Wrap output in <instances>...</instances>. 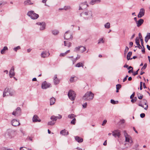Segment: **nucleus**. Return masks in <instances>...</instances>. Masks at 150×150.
<instances>
[{"instance_id":"f257e3e1","label":"nucleus","mask_w":150,"mask_h":150,"mask_svg":"<svg viewBox=\"0 0 150 150\" xmlns=\"http://www.w3.org/2000/svg\"><path fill=\"white\" fill-rule=\"evenodd\" d=\"M93 97V94L91 92H88L83 96V99L84 100H90L92 99Z\"/></svg>"},{"instance_id":"f03ea898","label":"nucleus","mask_w":150,"mask_h":150,"mask_svg":"<svg viewBox=\"0 0 150 150\" xmlns=\"http://www.w3.org/2000/svg\"><path fill=\"white\" fill-rule=\"evenodd\" d=\"M27 15L33 19H36L39 17V15L35 13L32 11H29L27 13Z\"/></svg>"},{"instance_id":"7ed1b4c3","label":"nucleus","mask_w":150,"mask_h":150,"mask_svg":"<svg viewBox=\"0 0 150 150\" xmlns=\"http://www.w3.org/2000/svg\"><path fill=\"white\" fill-rule=\"evenodd\" d=\"M139 106H141L145 110H147L148 108V105L147 101L143 100H142L138 104Z\"/></svg>"},{"instance_id":"20e7f679","label":"nucleus","mask_w":150,"mask_h":150,"mask_svg":"<svg viewBox=\"0 0 150 150\" xmlns=\"http://www.w3.org/2000/svg\"><path fill=\"white\" fill-rule=\"evenodd\" d=\"M68 95L71 100H74L76 97V94L74 91L70 90L68 93Z\"/></svg>"},{"instance_id":"39448f33","label":"nucleus","mask_w":150,"mask_h":150,"mask_svg":"<svg viewBox=\"0 0 150 150\" xmlns=\"http://www.w3.org/2000/svg\"><path fill=\"white\" fill-rule=\"evenodd\" d=\"M65 39L67 40L72 39L73 38L71 33L69 32H67L65 33L64 35Z\"/></svg>"},{"instance_id":"423d86ee","label":"nucleus","mask_w":150,"mask_h":150,"mask_svg":"<svg viewBox=\"0 0 150 150\" xmlns=\"http://www.w3.org/2000/svg\"><path fill=\"white\" fill-rule=\"evenodd\" d=\"M86 50V48L83 46H79L76 47L75 50L76 51H79L81 52H83Z\"/></svg>"},{"instance_id":"0eeeda50","label":"nucleus","mask_w":150,"mask_h":150,"mask_svg":"<svg viewBox=\"0 0 150 150\" xmlns=\"http://www.w3.org/2000/svg\"><path fill=\"white\" fill-rule=\"evenodd\" d=\"M124 134L126 138V142H128L130 143L132 142V140L131 137L127 134L125 131H124Z\"/></svg>"},{"instance_id":"6e6552de","label":"nucleus","mask_w":150,"mask_h":150,"mask_svg":"<svg viewBox=\"0 0 150 150\" xmlns=\"http://www.w3.org/2000/svg\"><path fill=\"white\" fill-rule=\"evenodd\" d=\"M50 84L46 82H44L42 84V89H45L49 87L50 86Z\"/></svg>"},{"instance_id":"1a4fd4ad","label":"nucleus","mask_w":150,"mask_h":150,"mask_svg":"<svg viewBox=\"0 0 150 150\" xmlns=\"http://www.w3.org/2000/svg\"><path fill=\"white\" fill-rule=\"evenodd\" d=\"M21 112V110L20 108H18L16 111H14L12 113L13 115L15 116L19 115Z\"/></svg>"},{"instance_id":"9d476101","label":"nucleus","mask_w":150,"mask_h":150,"mask_svg":"<svg viewBox=\"0 0 150 150\" xmlns=\"http://www.w3.org/2000/svg\"><path fill=\"white\" fill-rule=\"evenodd\" d=\"M12 125L14 126H17L20 124L19 122L16 120H13L12 121Z\"/></svg>"},{"instance_id":"9b49d317","label":"nucleus","mask_w":150,"mask_h":150,"mask_svg":"<svg viewBox=\"0 0 150 150\" xmlns=\"http://www.w3.org/2000/svg\"><path fill=\"white\" fill-rule=\"evenodd\" d=\"M113 135L116 137H119L120 135V132L118 130H116L113 132Z\"/></svg>"},{"instance_id":"f8f14e48","label":"nucleus","mask_w":150,"mask_h":150,"mask_svg":"<svg viewBox=\"0 0 150 150\" xmlns=\"http://www.w3.org/2000/svg\"><path fill=\"white\" fill-rule=\"evenodd\" d=\"M144 10L143 8H142L140 9V12L139 13L138 16L139 18H141L144 15Z\"/></svg>"},{"instance_id":"ddd939ff","label":"nucleus","mask_w":150,"mask_h":150,"mask_svg":"<svg viewBox=\"0 0 150 150\" xmlns=\"http://www.w3.org/2000/svg\"><path fill=\"white\" fill-rule=\"evenodd\" d=\"M14 68L13 67H12L9 72V76L11 78H12L15 75L14 72Z\"/></svg>"},{"instance_id":"4468645a","label":"nucleus","mask_w":150,"mask_h":150,"mask_svg":"<svg viewBox=\"0 0 150 150\" xmlns=\"http://www.w3.org/2000/svg\"><path fill=\"white\" fill-rule=\"evenodd\" d=\"M41 120L39 119L38 117L36 115H34L33 118V121L34 122H40Z\"/></svg>"},{"instance_id":"2eb2a0df","label":"nucleus","mask_w":150,"mask_h":150,"mask_svg":"<svg viewBox=\"0 0 150 150\" xmlns=\"http://www.w3.org/2000/svg\"><path fill=\"white\" fill-rule=\"evenodd\" d=\"M50 55V53L48 52H43L41 54V57H46Z\"/></svg>"},{"instance_id":"dca6fc26","label":"nucleus","mask_w":150,"mask_h":150,"mask_svg":"<svg viewBox=\"0 0 150 150\" xmlns=\"http://www.w3.org/2000/svg\"><path fill=\"white\" fill-rule=\"evenodd\" d=\"M100 2V0H92L90 2V4L91 5H93L96 3H99Z\"/></svg>"},{"instance_id":"f3484780","label":"nucleus","mask_w":150,"mask_h":150,"mask_svg":"<svg viewBox=\"0 0 150 150\" xmlns=\"http://www.w3.org/2000/svg\"><path fill=\"white\" fill-rule=\"evenodd\" d=\"M143 22L144 20L143 19H140L137 22V26H140L143 23Z\"/></svg>"},{"instance_id":"a211bd4d","label":"nucleus","mask_w":150,"mask_h":150,"mask_svg":"<svg viewBox=\"0 0 150 150\" xmlns=\"http://www.w3.org/2000/svg\"><path fill=\"white\" fill-rule=\"evenodd\" d=\"M75 139L76 141L79 142H81L83 141V139L78 136H76L75 137Z\"/></svg>"},{"instance_id":"6ab92c4d","label":"nucleus","mask_w":150,"mask_h":150,"mask_svg":"<svg viewBox=\"0 0 150 150\" xmlns=\"http://www.w3.org/2000/svg\"><path fill=\"white\" fill-rule=\"evenodd\" d=\"M60 134L63 135H66L68 134V132L67 130L64 129L60 132Z\"/></svg>"},{"instance_id":"aec40b11","label":"nucleus","mask_w":150,"mask_h":150,"mask_svg":"<svg viewBox=\"0 0 150 150\" xmlns=\"http://www.w3.org/2000/svg\"><path fill=\"white\" fill-rule=\"evenodd\" d=\"M54 82L56 84H58L59 82V80L57 79L56 76H54Z\"/></svg>"},{"instance_id":"412c9836","label":"nucleus","mask_w":150,"mask_h":150,"mask_svg":"<svg viewBox=\"0 0 150 150\" xmlns=\"http://www.w3.org/2000/svg\"><path fill=\"white\" fill-rule=\"evenodd\" d=\"M77 78L76 77H71L70 79V81L71 82H75L76 81H77Z\"/></svg>"},{"instance_id":"4be33fe9","label":"nucleus","mask_w":150,"mask_h":150,"mask_svg":"<svg viewBox=\"0 0 150 150\" xmlns=\"http://www.w3.org/2000/svg\"><path fill=\"white\" fill-rule=\"evenodd\" d=\"M132 52H129L127 56V60H129V59H132V58L130 59V57L132 55Z\"/></svg>"},{"instance_id":"5701e85b","label":"nucleus","mask_w":150,"mask_h":150,"mask_svg":"<svg viewBox=\"0 0 150 150\" xmlns=\"http://www.w3.org/2000/svg\"><path fill=\"white\" fill-rule=\"evenodd\" d=\"M25 5H28L33 4V3L30 0H28L25 1L24 2Z\"/></svg>"},{"instance_id":"b1692460","label":"nucleus","mask_w":150,"mask_h":150,"mask_svg":"<svg viewBox=\"0 0 150 150\" xmlns=\"http://www.w3.org/2000/svg\"><path fill=\"white\" fill-rule=\"evenodd\" d=\"M55 101V99L54 98H51L50 99V104L52 105L54 104Z\"/></svg>"},{"instance_id":"393cba45","label":"nucleus","mask_w":150,"mask_h":150,"mask_svg":"<svg viewBox=\"0 0 150 150\" xmlns=\"http://www.w3.org/2000/svg\"><path fill=\"white\" fill-rule=\"evenodd\" d=\"M83 63L81 62H79L76 64V67H83Z\"/></svg>"},{"instance_id":"a878e982","label":"nucleus","mask_w":150,"mask_h":150,"mask_svg":"<svg viewBox=\"0 0 150 150\" xmlns=\"http://www.w3.org/2000/svg\"><path fill=\"white\" fill-rule=\"evenodd\" d=\"M150 38V33H148L147 36L145 37V41L146 42H147L149 39Z\"/></svg>"},{"instance_id":"bb28decb","label":"nucleus","mask_w":150,"mask_h":150,"mask_svg":"<svg viewBox=\"0 0 150 150\" xmlns=\"http://www.w3.org/2000/svg\"><path fill=\"white\" fill-rule=\"evenodd\" d=\"M8 50V48L7 47H4L3 50H1V54H4L6 51L7 50Z\"/></svg>"},{"instance_id":"cd10ccee","label":"nucleus","mask_w":150,"mask_h":150,"mask_svg":"<svg viewBox=\"0 0 150 150\" xmlns=\"http://www.w3.org/2000/svg\"><path fill=\"white\" fill-rule=\"evenodd\" d=\"M64 45L65 46H67L68 47H70L71 46V43L69 42L68 41H64Z\"/></svg>"},{"instance_id":"c85d7f7f","label":"nucleus","mask_w":150,"mask_h":150,"mask_svg":"<svg viewBox=\"0 0 150 150\" xmlns=\"http://www.w3.org/2000/svg\"><path fill=\"white\" fill-rule=\"evenodd\" d=\"M70 52V50H69L67 51L65 53H62L60 54V57H64L65 56H66L67 54L69 53Z\"/></svg>"},{"instance_id":"c756f323","label":"nucleus","mask_w":150,"mask_h":150,"mask_svg":"<svg viewBox=\"0 0 150 150\" xmlns=\"http://www.w3.org/2000/svg\"><path fill=\"white\" fill-rule=\"evenodd\" d=\"M121 87V86L120 84H117L116 85V92L117 93L119 92V90L120 88Z\"/></svg>"},{"instance_id":"7c9ffc66","label":"nucleus","mask_w":150,"mask_h":150,"mask_svg":"<svg viewBox=\"0 0 150 150\" xmlns=\"http://www.w3.org/2000/svg\"><path fill=\"white\" fill-rule=\"evenodd\" d=\"M135 42L137 45L138 47L139 46H140V45L139 44V41L138 38H136L135 40Z\"/></svg>"},{"instance_id":"2f4dec72","label":"nucleus","mask_w":150,"mask_h":150,"mask_svg":"<svg viewBox=\"0 0 150 150\" xmlns=\"http://www.w3.org/2000/svg\"><path fill=\"white\" fill-rule=\"evenodd\" d=\"M128 69L129 70L128 71L129 73H130L133 72V68L132 67H129L128 68Z\"/></svg>"},{"instance_id":"473e14b6","label":"nucleus","mask_w":150,"mask_h":150,"mask_svg":"<svg viewBox=\"0 0 150 150\" xmlns=\"http://www.w3.org/2000/svg\"><path fill=\"white\" fill-rule=\"evenodd\" d=\"M70 8V7L69 6H65L62 9H59V10H67L68 9H69Z\"/></svg>"},{"instance_id":"72a5a7b5","label":"nucleus","mask_w":150,"mask_h":150,"mask_svg":"<svg viewBox=\"0 0 150 150\" xmlns=\"http://www.w3.org/2000/svg\"><path fill=\"white\" fill-rule=\"evenodd\" d=\"M9 89L8 88H6L4 91L3 93V96L4 97L6 96V93L7 92H8L9 91Z\"/></svg>"},{"instance_id":"f704fd0d","label":"nucleus","mask_w":150,"mask_h":150,"mask_svg":"<svg viewBox=\"0 0 150 150\" xmlns=\"http://www.w3.org/2000/svg\"><path fill=\"white\" fill-rule=\"evenodd\" d=\"M20 150H31V149H27L25 147H22L21 148Z\"/></svg>"},{"instance_id":"c9c22d12","label":"nucleus","mask_w":150,"mask_h":150,"mask_svg":"<svg viewBox=\"0 0 150 150\" xmlns=\"http://www.w3.org/2000/svg\"><path fill=\"white\" fill-rule=\"evenodd\" d=\"M105 28H108L110 27V23H108L105 25Z\"/></svg>"},{"instance_id":"e433bc0d","label":"nucleus","mask_w":150,"mask_h":150,"mask_svg":"<svg viewBox=\"0 0 150 150\" xmlns=\"http://www.w3.org/2000/svg\"><path fill=\"white\" fill-rule=\"evenodd\" d=\"M58 33V31L57 30H54L52 31V33L54 35H57Z\"/></svg>"},{"instance_id":"4c0bfd02","label":"nucleus","mask_w":150,"mask_h":150,"mask_svg":"<svg viewBox=\"0 0 150 150\" xmlns=\"http://www.w3.org/2000/svg\"><path fill=\"white\" fill-rule=\"evenodd\" d=\"M21 49L20 46H18L14 48V50L16 52H17L18 50H19Z\"/></svg>"},{"instance_id":"58836bf2","label":"nucleus","mask_w":150,"mask_h":150,"mask_svg":"<svg viewBox=\"0 0 150 150\" xmlns=\"http://www.w3.org/2000/svg\"><path fill=\"white\" fill-rule=\"evenodd\" d=\"M68 117L69 118H73L74 117V114H71L69 115H68Z\"/></svg>"},{"instance_id":"ea45409f","label":"nucleus","mask_w":150,"mask_h":150,"mask_svg":"<svg viewBox=\"0 0 150 150\" xmlns=\"http://www.w3.org/2000/svg\"><path fill=\"white\" fill-rule=\"evenodd\" d=\"M76 120L75 119H73L71 122V123L73 125H74L75 124Z\"/></svg>"},{"instance_id":"a19ab883","label":"nucleus","mask_w":150,"mask_h":150,"mask_svg":"<svg viewBox=\"0 0 150 150\" xmlns=\"http://www.w3.org/2000/svg\"><path fill=\"white\" fill-rule=\"evenodd\" d=\"M138 97L139 99H142L143 98V96L140 94L138 95Z\"/></svg>"},{"instance_id":"79ce46f5","label":"nucleus","mask_w":150,"mask_h":150,"mask_svg":"<svg viewBox=\"0 0 150 150\" xmlns=\"http://www.w3.org/2000/svg\"><path fill=\"white\" fill-rule=\"evenodd\" d=\"M104 42V41L103 40V39L101 38L99 40V41L98 42V43H103Z\"/></svg>"},{"instance_id":"37998d69","label":"nucleus","mask_w":150,"mask_h":150,"mask_svg":"<svg viewBox=\"0 0 150 150\" xmlns=\"http://www.w3.org/2000/svg\"><path fill=\"white\" fill-rule=\"evenodd\" d=\"M54 124V122L53 121H52L51 122H49L48 123V125H53Z\"/></svg>"},{"instance_id":"c03bdc74","label":"nucleus","mask_w":150,"mask_h":150,"mask_svg":"<svg viewBox=\"0 0 150 150\" xmlns=\"http://www.w3.org/2000/svg\"><path fill=\"white\" fill-rule=\"evenodd\" d=\"M51 119L52 120H57L56 117L54 116H52L51 117Z\"/></svg>"},{"instance_id":"a18cd8bd","label":"nucleus","mask_w":150,"mask_h":150,"mask_svg":"<svg viewBox=\"0 0 150 150\" xmlns=\"http://www.w3.org/2000/svg\"><path fill=\"white\" fill-rule=\"evenodd\" d=\"M147 66V64H144L142 68V70H144L145 69Z\"/></svg>"},{"instance_id":"49530a36","label":"nucleus","mask_w":150,"mask_h":150,"mask_svg":"<svg viewBox=\"0 0 150 150\" xmlns=\"http://www.w3.org/2000/svg\"><path fill=\"white\" fill-rule=\"evenodd\" d=\"M143 84V83L141 82L140 83V90H142V85Z\"/></svg>"},{"instance_id":"de8ad7c7","label":"nucleus","mask_w":150,"mask_h":150,"mask_svg":"<svg viewBox=\"0 0 150 150\" xmlns=\"http://www.w3.org/2000/svg\"><path fill=\"white\" fill-rule=\"evenodd\" d=\"M136 99L137 98H135L134 99H132L131 101V102L133 103L135 102L136 100Z\"/></svg>"},{"instance_id":"09e8293b","label":"nucleus","mask_w":150,"mask_h":150,"mask_svg":"<svg viewBox=\"0 0 150 150\" xmlns=\"http://www.w3.org/2000/svg\"><path fill=\"white\" fill-rule=\"evenodd\" d=\"M140 117L142 118L144 117L145 116V115L144 113H142L140 114Z\"/></svg>"},{"instance_id":"8fccbe9b","label":"nucleus","mask_w":150,"mask_h":150,"mask_svg":"<svg viewBox=\"0 0 150 150\" xmlns=\"http://www.w3.org/2000/svg\"><path fill=\"white\" fill-rule=\"evenodd\" d=\"M107 120H104L103 123V124H102V125L103 126L107 122Z\"/></svg>"},{"instance_id":"3c124183","label":"nucleus","mask_w":150,"mask_h":150,"mask_svg":"<svg viewBox=\"0 0 150 150\" xmlns=\"http://www.w3.org/2000/svg\"><path fill=\"white\" fill-rule=\"evenodd\" d=\"M45 28V25H44V24H43L42 25V27H41L40 28L41 30H42L44 29Z\"/></svg>"},{"instance_id":"603ef678","label":"nucleus","mask_w":150,"mask_h":150,"mask_svg":"<svg viewBox=\"0 0 150 150\" xmlns=\"http://www.w3.org/2000/svg\"><path fill=\"white\" fill-rule=\"evenodd\" d=\"M135 94L134 93H133L130 96V98L132 99L133 98Z\"/></svg>"},{"instance_id":"864d4df0","label":"nucleus","mask_w":150,"mask_h":150,"mask_svg":"<svg viewBox=\"0 0 150 150\" xmlns=\"http://www.w3.org/2000/svg\"><path fill=\"white\" fill-rule=\"evenodd\" d=\"M111 103H112L113 104H115V101L113 100H111Z\"/></svg>"},{"instance_id":"5fc2aeb1","label":"nucleus","mask_w":150,"mask_h":150,"mask_svg":"<svg viewBox=\"0 0 150 150\" xmlns=\"http://www.w3.org/2000/svg\"><path fill=\"white\" fill-rule=\"evenodd\" d=\"M139 70H137V71H136L133 74V75L134 76H135L138 73V71Z\"/></svg>"},{"instance_id":"6e6d98bb","label":"nucleus","mask_w":150,"mask_h":150,"mask_svg":"<svg viewBox=\"0 0 150 150\" xmlns=\"http://www.w3.org/2000/svg\"><path fill=\"white\" fill-rule=\"evenodd\" d=\"M83 4H81L79 9H83Z\"/></svg>"},{"instance_id":"4d7b16f0","label":"nucleus","mask_w":150,"mask_h":150,"mask_svg":"<svg viewBox=\"0 0 150 150\" xmlns=\"http://www.w3.org/2000/svg\"><path fill=\"white\" fill-rule=\"evenodd\" d=\"M87 105L86 103L84 104L83 105V107L84 108H85L86 107Z\"/></svg>"},{"instance_id":"13d9d810","label":"nucleus","mask_w":150,"mask_h":150,"mask_svg":"<svg viewBox=\"0 0 150 150\" xmlns=\"http://www.w3.org/2000/svg\"><path fill=\"white\" fill-rule=\"evenodd\" d=\"M140 41H141V43L142 45V46L143 45V39H140Z\"/></svg>"},{"instance_id":"bf43d9fd","label":"nucleus","mask_w":150,"mask_h":150,"mask_svg":"<svg viewBox=\"0 0 150 150\" xmlns=\"http://www.w3.org/2000/svg\"><path fill=\"white\" fill-rule=\"evenodd\" d=\"M139 38L140 39H142V36L140 33H139Z\"/></svg>"},{"instance_id":"052dcab7","label":"nucleus","mask_w":150,"mask_h":150,"mask_svg":"<svg viewBox=\"0 0 150 150\" xmlns=\"http://www.w3.org/2000/svg\"><path fill=\"white\" fill-rule=\"evenodd\" d=\"M133 43L132 42H130L129 43V45L131 46V47H132L133 46Z\"/></svg>"},{"instance_id":"680f3d73","label":"nucleus","mask_w":150,"mask_h":150,"mask_svg":"<svg viewBox=\"0 0 150 150\" xmlns=\"http://www.w3.org/2000/svg\"><path fill=\"white\" fill-rule=\"evenodd\" d=\"M128 50H129V48H128V47H126V48L125 49V51H126L127 52L128 51Z\"/></svg>"},{"instance_id":"e2e57ef3","label":"nucleus","mask_w":150,"mask_h":150,"mask_svg":"<svg viewBox=\"0 0 150 150\" xmlns=\"http://www.w3.org/2000/svg\"><path fill=\"white\" fill-rule=\"evenodd\" d=\"M124 67L125 68H127L128 67V65L127 64H125L124 65Z\"/></svg>"},{"instance_id":"0e129e2a","label":"nucleus","mask_w":150,"mask_h":150,"mask_svg":"<svg viewBox=\"0 0 150 150\" xmlns=\"http://www.w3.org/2000/svg\"><path fill=\"white\" fill-rule=\"evenodd\" d=\"M103 145L104 146H106L107 145V140H106L103 143Z\"/></svg>"},{"instance_id":"69168bd1","label":"nucleus","mask_w":150,"mask_h":150,"mask_svg":"<svg viewBox=\"0 0 150 150\" xmlns=\"http://www.w3.org/2000/svg\"><path fill=\"white\" fill-rule=\"evenodd\" d=\"M127 79V77H125L123 79V82L125 81Z\"/></svg>"},{"instance_id":"338daca9","label":"nucleus","mask_w":150,"mask_h":150,"mask_svg":"<svg viewBox=\"0 0 150 150\" xmlns=\"http://www.w3.org/2000/svg\"><path fill=\"white\" fill-rule=\"evenodd\" d=\"M147 47L148 49L149 50H150V46H149V45H147Z\"/></svg>"},{"instance_id":"774afa93","label":"nucleus","mask_w":150,"mask_h":150,"mask_svg":"<svg viewBox=\"0 0 150 150\" xmlns=\"http://www.w3.org/2000/svg\"><path fill=\"white\" fill-rule=\"evenodd\" d=\"M2 150H12L11 149H6V148H3L2 149Z\"/></svg>"}]
</instances>
